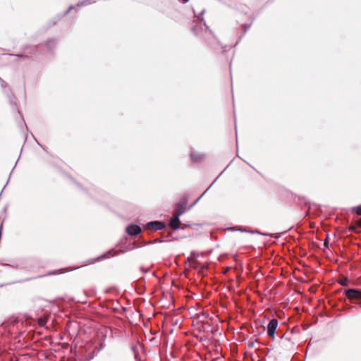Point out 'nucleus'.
<instances>
[{"label":"nucleus","mask_w":361,"mask_h":361,"mask_svg":"<svg viewBox=\"0 0 361 361\" xmlns=\"http://www.w3.org/2000/svg\"><path fill=\"white\" fill-rule=\"evenodd\" d=\"M345 296L350 300L361 299V290L357 288H348L344 290Z\"/></svg>","instance_id":"1"},{"label":"nucleus","mask_w":361,"mask_h":361,"mask_svg":"<svg viewBox=\"0 0 361 361\" xmlns=\"http://www.w3.org/2000/svg\"><path fill=\"white\" fill-rule=\"evenodd\" d=\"M278 324V320L276 319H272L268 324L267 334L269 337L274 338Z\"/></svg>","instance_id":"2"},{"label":"nucleus","mask_w":361,"mask_h":361,"mask_svg":"<svg viewBox=\"0 0 361 361\" xmlns=\"http://www.w3.org/2000/svg\"><path fill=\"white\" fill-rule=\"evenodd\" d=\"M164 227V223L158 221H151L147 225V229L151 231H159L163 229Z\"/></svg>","instance_id":"3"},{"label":"nucleus","mask_w":361,"mask_h":361,"mask_svg":"<svg viewBox=\"0 0 361 361\" xmlns=\"http://www.w3.org/2000/svg\"><path fill=\"white\" fill-rule=\"evenodd\" d=\"M126 232L130 235H136L141 232V228L137 225H130L126 228Z\"/></svg>","instance_id":"4"},{"label":"nucleus","mask_w":361,"mask_h":361,"mask_svg":"<svg viewBox=\"0 0 361 361\" xmlns=\"http://www.w3.org/2000/svg\"><path fill=\"white\" fill-rule=\"evenodd\" d=\"M280 344L282 348L287 350H290L294 347V343H292L288 338L285 337L284 336L281 337Z\"/></svg>","instance_id":"5"},{"label":"nucleus","mask_w":361,"mask_h":361,"mask_svg":"<svg viewBox=\"0 0 361 361\" xmlns=\"http://www.w3.org/2000/svg\"><path fill=\"white\" fill-rule=\"evenodd\" d=\"M180 221L179 216L173 214V216L170 220V226L175 230L180 228Z\"/></svg>","instance_id":"6"},{"label":"nucleus","mask_w":361,"mask_h":361,"mask_svg":"<svg viewBox=\"0 0 361 361\" xmlns=\"http://www.w3.org/2000/svg\"><path fill=\"white\" fill-rule=\"evenodd\" d=\"M185 212V207L184 204H178L174 211V214L180 217Z\"/></svg>","instance_id":"7"},{"label":"nucleus","mask_w":361,"mask_h":361,"mask_svg":"<svg viewBox=\"0 0 361 361\" xmlns=\"http://www.w3.org/2000/svg\"><path fill=\"white\" fill-rule=\"evenodd\" d=\"M191 159L195 161H198L202 159V155L199 154H191Z\"/></svg>","instance_id":"8"},{"label":"nucleus","mask_w":361,"mask_h":361,"mask_svg":"<svg viewBox=\"0 0 361 361\" xmlns=\"http://www.w3.org/2000/svg\"><path fill=\"white\" fill-rule=\"evenodd\" d=\"M348 279L347 278H343L342 279H341L339 281V283L343 286H347L348 283Z\"/></svg>","instance_id":"9"},{"label":"nucleus","mask_w":361,"mask_h":361,"mask_svg":"<svg viewBox=\"0 0 361 361\" xmlns=\"http://www.w3.org/2000/svg\"><path fill=\"white\" fill-rule=\"evenodd\" d=\"M314 342L312 341V339L310 340V342L307 345V350L308 351H313L314 350Z\"/></svg>","instance_id":"10"},{"label":"nucleus","mask_w":361,"mask_h":361,"mask_svg":"<svg viewBox=\"0 0 361 361\" xmlns=\"http://www.w3.org/2000/svg\"><path fill=\"white\" fill-rule=\"evenodd\" d=\"M354 210L358 215H361V205L356 207Z\"/></svg>","instance_id":"11"},{"label":"nucleus","mask_w":361,"mask_h":361,"mask_svg":"<svg viewBox=\"0 0 361 361\" xmlns=\"http://www.w3.org/2000/svg\"><path fill=\"white\" fill-rule=\"evenodd\" d=\"M204 13V10H203L199 16H195L197 18V19L200 20L201 21L203 20L202 18H200V16H202L203 13Z\"/></svg>","instance_id":"12"},{"label":"nucleus","mask_w":361,"mask_h":361,"mask_svg":"<svg viewBox=\"0 0 361 361\" xmlns=\"http://www.w3.org/2000/svg\"><path fill=\"white\" fill-rule=\"evenodd\" d=\"M357 224L360 228H361V219L357 221Z\"/></svg>","instance_id":"13"},{"label":"nucleus","mask_w":361,"mask_h":361,"mask_svg":"<svg viewBox=\"0 0 361 361\" xmlns=\"http://www.w3.org/2000/svg\"><path fill=\"white\" fill-rule=\"evenodd\" d=\"M355 229H356V227L355 226H350V230L353 231H355Z\"/></svg>","instance_id":"14"},{"label":"nucleus","mask_w":361,"mask_h":361,"mask_svg":"<svg viewBox=\"0 0 361 361\" xmlns=\"http://www.w3.org/2000/svg\"><path fill=\"white\" fill-rule=\"evenodd\" d=\"M39 324H40L41 326H42V325L44 324V322L42 319H40V320L39 321Z\"/></svg>","instance_id":"15"},{"label":"nucleus","mask_w":361,"mask_h":361,"mask_svg":"<svg viewBox=\"0 0 361 361\" xmlns=\"http://www.w3.org/2000/svg\"><path fill=\"white\" fill-rule=\"evenodd\" d=\"M86 1H82L80 4H78L77 6H82L83 5Z\"/></svg>","instance_id":"16"},{"label":"nucleus","mask_w":361,"mask_h":361,"mask_svg":"<svg viewBox=\"0 0 361 361\" xmlns=\"http://www.w3.org/2000/svg\"><path fill=\"white\" fill-rule=\"evenodd\" d=\"M319 300H317V307L319 306Z\"/></svg>","instance_id":"17"},{"label":"nucleus","mask_w":361,"mask_h":361,"mask_svg":"<svg viewBox=\"0 0 361 361\" xmlns=\"http://www.w3.org/2000/svg\"><path fill=\"white\" fill-rule=\"evenodd\" d=\"M209 190V188H207L205 190V192H207Z\"/></svg>","instance_id":"18"},{"label":"nucleus","mask_w":361,"mask_h":361,"mask_svg":"<svg viewBox=\"0 0 361 361\" xmlns=\"http://www.w3.org/2000/svg\"><path fill=\"white\" fill-rule=\"evenodd\" d=\"M209 190V188H207L205 190V192H207Z\"/></svg>","instance_id":"19"},{"label":"nucleus","mask_w":361,"mask_h":361,"mask_svg":"<svg viewBox=\"0 0 361 361\" xmlns=\"http://www.w3.org/2000/svg\"><path fill=\"white\" fill-rule=\"evenodd\" d=\"M209 190V188H207L205 190V192H207Z\"/></svg>","instance_id":"20"},{"label":"nucleus","mask_w":361,"mask_h":361,"mask_svg":"<svg viewBox=\"0 0 361 361\" xmlns=\"http://www.w3.org/2000/svg\"><path fill=\"white\" fill-rule=\"evenodd\" d=\"M209 190V188H207L205 190V192H207Z\"/></svg>","instance_id":"21"}]
</instances>
